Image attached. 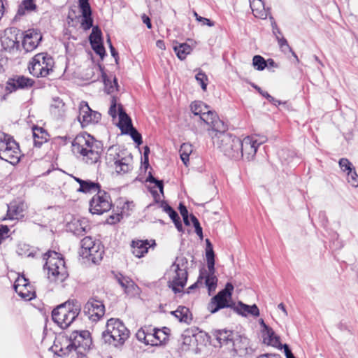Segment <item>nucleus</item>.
Wrapping results in <instances>:
<instances>
[{
	"instance_id": "nucleus-1",
	"label": "nucleus",
	"mask_w": 358,
	"mask_h": 358,
	"mask_svg": "<svg viewBox=\"0 0 358 358\" xmlns=\"http://www.w3.org/2000/svg\"><path fill=\"white\" fill-rule=\"evenodd\" d=\"M73 152L88 164H100L103 153V144L92 136L83 133L76 136L72 142Z\"/></svg>"
},
{
	"instance_id": "nucleus-2",
	"label": "nucleus",
	"mask_w": 358,
	"mask_h": 358,
	"mask_svg": "<svg viewBox=\"0 0 358 358\" xmlns=\"http://www.w3.org/2000/svg\"><path fill=\"white\" fill-rule=\"evenodd\" d=\"M43 259L45 261L43 270L47 271V278L50 282H62L66 279L69 273L61 254L49 250L43 255Z\"/></svg>"
},
{
	"instance_id": "nucleus-3",
	"label": "nucleus",
	"mask_w": 358,
	"mask_h": 358,
	"mask_svg": "<svg viewBox=\"0 0 358 358\" xmlns=\"http://www.w3.org/2000/svg\"><path fill=\"white\" fill-rule=\"evenodd\" d=\"M129 336V330L117 318L109 319L106 322V330L101 334V338L106 344L115 348L122 346Z\"/></svg>"
},
{
	"instance_id": "nucleus-4",
	"label": "nucleus",
	"mask_w": 358,
	"mask_h": 358,
	"mask_svg": "<svg viewBox=\"0 0 358 358\" xmlns=\"http://www.w3.org/2000/svg\"><path fill=\"white\" fill-rule=\"evenodd\" d=\"M81 311L80 303L76 301H67L53 309L52 318L59 327L68 328L78 317Z\"/></svg>"
},
{
	"instance_id": "nucleus-5",
	"label": "nucleus",
	"mask_w": 358,
	"mask_h": 358,
	"mask_svg": "<svg viewBox=\"0 0 358 358\" xmlns=\"http://www.w3.org/2000/svg\"><path fill=\"white\" fill-rule=\"evenodd\" d=\"M211 138L215 145L225 156L229 158L238 160L241 159L240 151L241 139L226 131L217 133L216 136L211 134Z\"/></svg>"
},
{
	"instance_id": "nucleus-6",
	"label": "nucleus",
	"mask_w": 358,
	"mask_h": 358,
	"mask_svg": "<svg viewBox=\"0 0 358 358\" xmlns=\"http://www.w3.org/2000/svg\"><path fill=\"white\" fill-rule=\"evenodd\" d=\"M106 164L113 168L117 174H125L132 170V165L125 157V152L118 146H110L105 156Z\"/></svg>"
},
{
	"instance_id": "nucleus-7",
	"label": "nucleus",
	"mask_w": 358,
	"mask_h": 358,
	"mask_svg": "<svg viewBox=\"0 0 358 358\" xmlns=\"http://www.w3.org/2000/svg\"><path fill=\"white\" fill-rule=\"evenodd\" d=\"M20 157L19 145L12 136L0 131V159L11 164H16Z\"/></svg>"
},
{
	"instance_id": "nucleus-8",
	"label": "nucleus",
	"mask_w": 358,
	"mask_h": 358,
	"mask_svg": "<svg viewBox=\"0 0 358 358\" xmlns=\"http://www.w3.org/2000/svg\"><path fill=\"white\" fill-rule=\"evenodd\" d=\"M55 62L52 56L47 52L36 54L29 62V73L36 78L47 77L53 71Z\"/></svg>"
},
{
	"instance_id": "nucleus-9",
	"label": "nucleus",
	"mask_w": 358,
	"mask_h": 358,
	"mask_svg": "<svg viewBox=\"0 0 358 358\" xmlns=\"http://www.w3.org/2000/svg\"><path fill=\"white\" fill-rule=\"evenodd\" d=\"M68 341L66 348H60L56 352L58 356H66L71 351L76 350L79 348L86 349L92 344L90 333L87 330L72 331L69 335Z\"/></svg>"
},
{
	"instance_id": "nucleus-10",
	"label": "nucleus",
	"mask_w": 358,
	"mask_h": 358,
	"mask_svg": "<svg viewBox=\"0 0 358 358\" xmlns=\"http://www.w3.org/2000/svg\"><path fill=\"white\" fill-rule=\"evenodd\" d=\"M206 257L208 271L206 275V286L207 287L209 295L215 291L217 284V278L215 275V253L213 245L208 239H206Z\"/></svg>"
},
{
	"instance_id": "nucleus-11",
	"label": "nucleus",
	"mask_w": 358,
	"mask_h": 358,
	"mask_svg": "<svg viewBox=\"0 0 358 358\" xmlns=\"http://www.w3.org/2000/svg\"><path fill=\"white\" fill-rule=\"evenodd\" d=\"M266 141V137L257 140L256 136H248L240 142V151L242 155L241 159L250 162L255 157L259 146Z\"/></svg>"
},
{
	"instance_id": "nucleus-12",
	"label": "nucleus",
	"mask_w": 358,
	"mask_h": 358,
	"mask_svg": "<svg viewBox=\"0 0 358 358\" xmlns=\"http://www.w3.org/2000/svg\"><path fill=\"white\" fill-rule=\"evenodd\" d=\"M199 119L209 126L208 130L210 136L211 134L216 136L217 133L227 131L228 129L227 124L219 118L215 111L209 110L208 106V109L199 117Z\"/></svg>"
},
{
	"instance_id": "nucleus-13",
	"label": "nucleus",
	"mask_w": 358,
	"mask_h": 358,
	"mask_svg": "<svg viewBox=\"0 0 358 358\" xmlns=\"http://www.w3.org/2000/svg\"><path fill=\"white\" fill-rule=\"evenodd\" d=\"M199 119L209 126L208 130L210 136L211 134L216 136L217 133L227 131L228 129L227 124L219 118L215 111L209 110L208 106V109L199 117Z\"/></svg>"
},
{
	"instance_id": "nucleus-14",
	"label": "nucleus",
	"mask_w": 358,
	"mask_h": 358,
	"mask_svg": "<svg viewBox=\"0 0 358 358\" xmlns=\"http://www.w3.org/2000/svg\"><path fill=\"white\" fill-rule=\"evenodd\" d=\"M111 206L110 195L101 189L98 191L90 201V211L92 214L101 215L108 211Z\"/></svg>"
},
{
	"instance_id": "nucleus-15",
	"label": "nucleus",
	"mask_w": 358,
	"mask_h": 358,
	"mask_svg": "<svg viewBox=\"0 0 358 358\" xmlns=\"http://www.w3.org/2000/svg\"><path fill=\"white\" fill-rule=\"evenodd\" d=\"M170 272L171 276L168 281L169 287L175 294L181 293L188 279L187 271L184 268L180 269L177 266V268H171Z\"/></svg>"
},
{
	"instance_id": "nucleus-16",
	"label": "nucleus",
	"mask_w": 358,
	"mask_h": 358,
	"mask_svg": "<svg viewBox=\"0 0 358 358\" xmlns=\"http://www.w3.org/2000/svg\"><path fill=\"white\" fill-rule=\"evenodd\" d=\"M83 311L90 320L96 322L103 317L105 306L101 301L91 298L85 304Z\"/></svg>"
},
{
	"instance_id": "nucleus-17",
	"label": "nucleus",
	"mask_w": 358,
	"mask_h": 358,
	"mask_svg": "<svg viewBox=\"0 0 358 358\" xmlns=\"http://www.w3.org/2000/svg\"><path fill=\"white\" fill-rule=\"evenodd\" d=\"M101 117V113L92 110L87 102L82 101L80 103L78 119L82 127H85L91 124L98 123Z\"/></svg>"
},
{
	"instance_id": "nucleus-18",
	"label": "nucleus",
	"mask_w": 358,
	"mask_h": 358,
	"mask_svg": "<svg viewBox=\"0 0 358 358\" xmlns=\"http://www.w3.org/2000/svg\"><path fill=\"white\" fill-rule=\"evenodd\" d=\"M34 84V81L23 76H16L10 78L6 82V91L11 93L18 89L30 88Z\"/></svg>"
},
{
	"instance_id": "nucleus-19",
	"label": "nucleus",
	"mask_w": 358,
	"mask_h": 358,
	"mask_svg": "<svg viewBox=\"0 0 358 358\" xmlns=\"http://www.w3.org/2000/svg\"><path fill=\"white\" fill-rule=\"evenodd\" d=\"M42 40V35L36 29H28L24 32L22 46L26 52H31L37 48Z\"/></svg>"
},
{
	"instance_id": "nucleus-20",
	"label": "nucleus",
	"mask_w": 358,
	"mask_h": 358,
	"mask_svg": "<svg viewBox=\"0 0 358 358\" xmlns=\"http://www.w3.org/2000/svg\"><path fill=\"white\" fill-rule=\"evenodd\" d=\"M230 346L240 357L251 354L252 352V349L249 346V339L241 335H236Z\"/></svg>"
},
{
	"instance_id": "nucleus-21",
	"label": "nucleus",
	"mask_w": 358,
	"mask_h": 358,
	"mask_svg": "<svg viewBox=\"0 0 358 358\" xmlns=\"http://www.w3.org/2000/svg\"><path fill=\"white\" fill-rule=\"evenodd\" d=\"M229 298L225 296L222 294L217 293L214 296L208 305V310L211 313H215L220 309L225 308H234V304L229 303Z\"/></svg>"
},
{
	"instance_id": "nucleus-22",
	"label": "nucleus",
	"mask_w": 358,
	"mask_h": 358,
	"mask_svg": "<svg viewBox=\"0 0 358 358\" xmlns=\"http://www.w3.org/2000/svg\"><path fill=\"white\" fill-rule=\"evenodd\" d=\"M1 46L3 50L10 51L19 45L17 34L12 31L5 30L3 35L1 37Z\"/></svg>"
},
{
	"instance_id": "nucleus-23",
	"label": "nucleus",
	"mask_w": 358,
	"mask_h": 358,
	"mask_svg": "<svg viewBox=\"0 0 358 358\" xmlns=\"http://www.w3.org/2000/svg\"><path fill=\"white\" fill-rule=\"evenodd\" d=\"M67 227L76 236H84L90 229V226L85 220H73L68 224Z\"/></svg>"
},
{
	"instance_id": "nucleus-24",
	"label": "nucleus",
	"mask_w": 358,
	"mask_h": 358,
	"mask_svg": "<svg viewBox=\"0 0 358 358\" xmlns=\"http://www.w3.org/2000/svg\"><path fill=\"white\" fill-rule=\"evenodd\" d=\"M118 127L122 131V134H127L129 133V129H131L134 127L132 125L130 117L126 113L121 104L118 105Z\"/></svg>"
},
{
	"instance_id": "nucleus-25",
	"label": "nucleus",
	"mask_w": 358,
	"mask_h": 358,
	"mask_svg": "<svg viewBox=\"0 0 358 358\" xmlns=\"http://www.w3.org/2000/svg\"><path fill=\"white\" fill-rule=\"evenodd\" d=\"M24 204L19 201H13L8 205L6 217L9 220L18 219L23 216Z\"/></svg>"
},
{
	"instance_id": "nucleus-26",
	"label": "nucleus",
	"mask_w": 358,
	"mask_h": 358,
	"mask_svg": "<svg viewBox=\"0 0 358 358\" xmlns=\"http://www.w3.org/2000/svg\"><path fill=\"white\" fill-rule=\"evenodd\" d=\"M236 335H237V334L225 329L215 330L213 331V336L221 345H226L229 346L235 338Z\"/></svg>"
},
{
	"instance_id": "nucleus-27",
	"label": "nucleus",
	"mask_w": 358,
	"mask_h": 358,
	"mask_svg": "<svg viewBox=\"0 0 358 358\" xmlns=\"http://www.w3.org/2000/svg\"><path fill=\"white\" fill-rule=\"evenodd\" d=\"M104 251L101 243L97 241V243L87 252L86 256H82L83 258L88 259L94 264H98L102 259Z\"/></svg>"
},
{
	"instance_id": "nucleus-28",
	"label": "nucleus",
	"mask_w": 358,
	"mask_h": 358,
	"mask_svg": "<svg viewBox=\"0 0 358 358\" xmlns=\"http://www.w3.org/2000/svg\"><path fill=\"white\" fill-rule=\"evenodd\" d=\"M250 6L255 17L260 19H266L268 14V10L265 8L264 3L262 0H250Z\"/></svg>"
},
{
	"instance_id": "nucleus-29",
	"label": "nucleus",
	"mask_w": 358,
	"mask_h": 358,
	"mask_svg": "<svg viewBox=\"0 0 358 358\" xmlns=\"http://www.w3.org/2000/svg\"><path fill=\"white\" fill-rule=\"evenodd\" d=\"M132 253L138 258L144 256L148 251V249L151 247L149 241H133L131 243Z\"/></svg>"
},
{
	"instance_id": "nucleus-30",
	"label": "nucleus",
	"mask_w": 358,
	"mask_h": 358,
	"mask_svg": "<svg viewBox=\"0 0 358 358\" xmlns=\"http://www.w3.org/2000/svg\"><path fill=\"white\" fill-rule=\"evenodd\" d=\"M234 310L239 315L247 316L251 315L255 317L259 315V310L257 305L249 306L239 301L237 306L234 307Z\"/></svg>"
},
{
	"instance_id": "nucleus-31",
	"label": "nucleus",
	"mask_w": 358,
	"mask_h": 358,
	"mask_svg": "<svg viewBox=\"0 0 358 358\" xmlns=\"http://www.w3.org/2000/svg\"><path fill=\"white\" fill-rule=\"evenodd\" d=\"M66 109L65 104L62 99L59 97L52 99V102L50 105V113L57 119L61 118L64 115Z\"/></svg>"
},
{
	"instance_id": "nucleus-32",
	"label": "nucleus",
	"mask_w": 358,
	"mask_h": 358,
	"mask_svg": "<svg viewBox=\"0 0 358 358\" xmlns=\"http://www.w3.org/2000/svg\"><path fill=\"white\" fill-rule=\"evenodd\" d=\"M262 334L263 341L265 344L271 345L275 348L281 345V343L280 342V337L275 335L274 331L271 327L268 328L266 330H262Z\"/></svg>"
},
{
	"instance_id": "nucleus-33",
	"label": "nucleus",
	"mask_w": 358,
	"mask_h": 358,
	"mask_svg": "<svg viewBox=\"0 0 358 358\" xmlns=\"http://www.w3.org/2000/svg\"><path fill=\"white\" fill-rule=\"evenodd\" d=\"M36 8L37 6L35 3V0H22L18 6L15 18L17 17H21L26 15L27 13L34 11L36 10Z\"/></svg>"
},
{
	"instance_id": "nucleus-34",
	"label": "nucleus",
	"mask_w": 358,
	"mask_h": 358,
	"mask_svg": "<svg viewBox=\"0 0 358 358\" xmlns=\"http://www.w3.org/2000/svg\"><path fill=\"white\" fill-rule=\"evenodd\" d=\"M34 144L40 148L43 143L48 141V133L41 127H34L32 131Z\"/></svg>"
},
{
	"instance_id": "nucleus-35",
	"label": "nucleus",
	"mask_w": 358,
	"mask_h": 358,
	"mask_svg": "<svg viewBox=\"0 0 358 358\" xmlns=\"http://www.w3.org/2000/svg\"><path fill=\"white\" fill-rule=\"evenodd\" d=\"M203 336H206L203 331L196 333L193 329H187L182 334V343L187 345H191L195 341H198V338H201Z\"/></svg>"
},
{
	"instance_id": "nucleus-36",
	"label": "nucleus",
	"mask_w": 358,
	"mask_h": 358,
	"mask_svg": "<svg viewBox=\"0 0 358 358\" xmlns=\"http://www.w3.org/2000/svg\"><path fill=\"white\" fill-rule=\"evenodd\" d=\"M16 293L24 300L30 301L36 297V294L30 284L24 287H19L17 289H15Z\"/></svg>"
},
{
	"instance_id": "nucleus-37",
	"label": "nucleus",
	"mask_w": 358,
	"mask_h": 358,
	"mask_svg": "<svg viewBox=\"0 0 358 358\" xmlns=\"http://www.w3.org/2000/svg\"><path fill=\"white\" fill-rule=\"evenodd\" d=\"M101 190V185L98 182L91 180H84L82 182L81 186L78 188V192L83 193L98 192Z\"/></svg>"
},
{
	"instance_id": "nucleus-38",
	"label": "nucleus",
	"mask_w": 358,
	"mask_h": 358,
	"mask_svg": "<svg viewBox=\"0 0 358 358\" xmlns=\"http://www.w3.org/2000/svg\"><path fill=\"white\" fill-rule=\"evenodd\" d=\"M207 275H208V273H207L206 270H201L196 282H195L194 284L190 285L187 289L186 292L187 294H190V293L193 292L196 289L201 287H205L207 288V287L206 286V280Z\"/></svg>"
},
{
	"instance_id": "nucleus-39",
	"label": "nucleus",
	"mask_w": 358,
	"mask_h": 358,
	"mask_svg": "<svg viewBox=\"0 0 358 358\" xmlns=\"http://www.w3.org/2000/svg\"><path fill=\"white\" fill-rule=\"evenodd\" d=\"M171 314L181 322L188 323L191 320L189 317V310L185 306H179L176 310L172 311Z\"/></svg>"
},
{
	"instance_id": "nucleus-40",
	"label": "nucleus",
	"mask_w": 358,
	"mask_h": 358,
	"mask_svg": "<svg viewBox=\"0 0 358 358\" xmlns=\"http://www.w3.org/2000/svg\"><path fill=\"white\" fill-rule=\"evenodd\" d=\"M173 50L177 57L180 60L185 59L187 55H189L192 50L191 46L187 43H180L176 45L173 47Z\"/></svg>"
},
{
	"instance_id": "nucleus-41",
	"label": "nucleus",
	"mask_w": 358,
	"mask_h": 358,
	"mask_svg": "<svg viewBox=\"0 0 358 358\" xmlns=\"http://www.w3.org/2000/svg\"><path fill=\"white\" fill-rule=\"evenodd\" d=\"M97 243V241L92 238L91 236H85L81 240V248L80 250V256H86L87 252L94 245Z\"/></svg>"
},
{
	"instance_id": "nucleus-42",
	"label": "nucleus",
	"mask_w": 358,
	"mask_h": 358,
	"mask_svg": "<svg viewBox=\"0 0 358 358\" xmlns=\"http://www.w3.org/2000/svg\"><path fill=\"white\" fill-rule=\"evenodd\" d=\"M179 152L182 162L187 166L189 162V155L192 152V145L189 143H182Z\"/></svg>"
},
{
	"instance_id": "nucleus-43",
	"label": "nucleus",
	"mask_w": 358,
	"mask_h": 358,
	"mask_svg": "<svg viewBox=\"0 0 358 358\" xmlns=\"http://www.w3.org/2000/svg\"><path fill=\"white\" fill-rule=\"evenodd\" d=\"M123 288L124 293L128 295H135L138 294V287L136 283L129 277L124 280V285H121Z\"/></svg>"
},
{
	"instance_id": "nucleus-44",
	"label": "nucleus",
	"mask_w": 358,
	"mask_h": 358,
	"mask_svg": "<svg viewBox=\"0 0 358 358\" xmlns=\"http://www.w3.org/2000/svg\"><path fill=\"white\" fill-rule=\"evenodd\" d=\"M208 106L201 101H194L191 103L190 109L195 116L199 117L208 109Z\"/></svg>"
},
{
	"instance_id": "nucleus-45",
	"label": "nucleus",
	"mask_w": 358,
	"mask_h": 358,
	"mask_svg": "<svg viewBox=\"0 0 358 358\" xmlns=\"http://www.w3.org/2000/svg\"><path fill=\"white\" fill-rule=\"evenodd\" d=\"M136 337L139 341L143 342L146 345H154L156 344L153 339H150V337H152L151 333L145 332L142 328L138 330Z\"/></svg>"
},
{
	"instance_id": "nucleus-46",
	"label": "nucleus",
	"mask_w": 358,
	"mask_h": 358,
	"mask_svg": "<svg viewBox=\"0 0 358 358\" xmlns=\"http://www.w3.org/2000/svg\"><path fill=\"white\" fill-rule=\"evenodd\" d=\"M153 331L154 332L151 334L152 337H150V339H153L154 343H156L155 345L161 344L163 341H165L167 339L168 335L165 331L156 329Z\"/></svg>"
},
{
	"instance_id": "nucleus-47",
	"label": "nucleus",
	"mask_w": 358,
	"mask_h": 358,
	"mask_svg": "<svg viewBox=\"0 0 358 358\" xmlns=\"http://www.w3.org/2000/svg\"><path fill=\"white\" fill-rule=\"evenodd\" d=\"M252 87H254L262 96L265 97L270 103H273L275 106H278L282 103V102L279 100L275 99L274 97L271 96L267 92L263 91L261 87L255 83L251 84Z\"/></svg>"
},
{
	"instance_id": "nucleus-48",
	"label": "nucleus",
	"mask_w": 358,
	"mask_h": 358,
	"mask_svg": "<svg viewBox=\"0 0 358 358\" xmlns=\"http://www.w3.org/2000/svg\"><path fill=\"white\" fill-rule=\"evenodd\" d=\"M252 65L257 71H263L267 66V62L261 55H255L252 59Z\"/></svg>"
},
{
	"instance_id": "nucleus-49",
	"label": "nucleus",
	"mask_w": 358,
	"mask_h": 358,
	"mask_svg": "<svg viewBox=\"0 0 358 358\" xmlns=\"http://www.w3.org/2000/svg\"><path fill=\"white\" fill-rule=\"evenodd\" d=\"M81 27L84 30H88L92 27L93 28V19L92 17V13L82 14Z\"/></svg>"
},
{
	"instance_id": "nucleus-50",
	"label": "nucleus",
	"mask_w": 358,
	"mask_h": 358,
	"mask_svg": "<svg viewBox=\"0 0 358 358\" xmlns=\"http://www.w3.org/2000/svg\"><path fill=\"white\" fill-rule=\"evenodd\" d=\"M279 158L285 163H289L295 157V153L287 149H282L278 152Z\"/></svg>"
},
{
	"instance_id": "nucleus-51",
	"label": "nucleus",
	"mask_w": 358,
	"mask_h": 358,
	"mask_svg": "<svg viewBox=\"0 0 358 358\" xmlns=\"http://www.w3.org/2000/svg\"><path fill=\"white\" fill-rule=\"evenodd\" d=\"M195 78L197 83L201 85V89L206 91L208 85V77L206 73L202 71H199L195 76Z\"/></svg>"
},
{
	"instance_id": "nucleus-52",
	"label": "nucleus",
	"mask_w": 358,
	"mask_h": 358,
	"mask_svg": "<svg viewBox=\"0 0 358 358\" xmlns=\"http://www.w3.org/2000/svg\"><path fill=\"white\" fill-rule=\"evenodd\" d=\"M92 50L96 54L103 58L106 55V50L102 41L91 43Z\"/></svg>"
},
{
	"instance_id": "nucleus-53",
	"label": "nucleus",
	"mask_w": 358,
	"mask_h": 358,
	"mask_svg": "<svg viewBox=\"0 0 358 358\" xmlns=\"http://www.w3.org/2000/svg\"><path fill=\"white\" fill-rule=\"evenodd\" d=\"M101 35V29L97 26L93 27L92 33L89 37L90 43L102 41Z\"/></svg>"
},
{
	"instance_id": "nucleus-54",
	"label": "nucleus",
	"mask_w": 358,
	"mask_h": 358,
	"mask_svg": "<svg viewBox=\"0 0 358 358\" xmlns=\"http://www.w3.org/2000/svg\"><path fill=\"white\" fill-rule=\"evenodd\" d=\"M147 182L150 183L155 184L156 187L159 189L162 194L164 193V182L163 180L156 179L152 175L151 172H149L148 176L146 179Z\"/></svg>"
},
{
	"instance_id": "nucleus-55",
	"label": "nucleus",
	"mask_w": 358,
	"mask_h": 358,
	"mask_svg": "<svg viewBox=\"0 0 358 358\" xmlns=\"http://www.w3.org/2000/svg\"><path fill=\"white\" fill-rule=\"evenodd\" d=\"M187 259L184 257H177L176 262L171 265V268H177V266H178L180 269L184 268L187 271Z\"/></svg>"
},
{
	"instance_id": "nucleus-56",
	"label": "nucleus",
	"mask_w": 358,
	"mask_h": 358,
	"mask_svg": "<svg viewBox=\"0 0 358 358\" xmlns=\"http://www.w3.org/2000/svg\"><path fill=\"white\" fill-rule=\"evenodd\" d=\"M190 219L192 222V224L195 229L196 234L200 237V238H203V230L200 225V223L198 219L193 214L190 215Z\"/></svg>"
},
{
	"instance_id": "nucleus-57",
	"label": "nucleus",
	"mask_w": 358,
	"mask_h": 358,
	"mask_svg": "<svg viewBox=\"0 0 358 358\" xmlns=\"http://www.w3.org/2000/svg\"><path fill=\"white\" fill-rule=\"evenodd\" d=\"M348 182L354 187H358V175L355 169L348 172Z\"/></svg>"
},
{
	"instance_id": "nucleus-58",
	"label": "nucleus",
	"mask_w": 358,
	"mask_h": 358,
	"mask_svg": "<svg viewBox=\"0 0 358 358\" xmlns=\"http://www.w3.org/2000/svg\"><path fill=\"white\" fill-rule=\"evenodd\" d=\"M127 134H129L133 141L138 145L143 143L141 134L134 127L129 129Z\"/></svg>"
},
{
	"instance_id": "nucleus-59",
	"label": "nucleus",
	"mask_w": 358,
	"mask_h": 358,
	"mask_svg": "<svg viewBox=\"0 0 358 358\" xmlns=\"http://www.w3.org/2000/svg\"><path fill=\"white\" fill-rule=\"evenodd\" d=\"M339 166L343 171H350L355 168L352 166V163L346 158H341L339 160Z\"/></svg>"
},
{
	"instance_id": "nucleus-60",
	"label": "nucleus",
	"mask_w": 358,
	"mask_h": 358,
	"mask_svg": "<svg viewBox=\"0 0 358 358\" xmlns=\"http://www.w3.org/2000/svg\"><path fill=\"white\" fill-rule=\"evenodd\" d=\"M117 99L115 96H112L110 100V106L108 110V114L113 117H117Z\"/></svg>"
},
{
	"instance_id": "nucleus-61",
	"label": "nucleus",
	"mask_w": 358,
	"mask_h": 358,
	"mask_svg": "<svg viewBox=\"0 0 358 358\" xmlns=\"http://www.w3.org/2000/svg\"><path fill=\"white\" fill-rule=\"evenodd\" d=\"M79 7L82 14L92 13V9L89 3V0H79Z\"/></svg>"
},
{
	"instance_id": "nucleus-62",
	"label": "nucleus",
	"mask_w": 358,
	"mask_h": 358,
	"mask_svg": "<svg viewBox=\"0 0 358 358\" xmlns=\"http://www.w3.org/2000/svg\"><path fill=\"white\" fill-rule=\"evenodd\" d=\"M276 40L278 41V45L280 48L285 51V48L289 50V52H292V49L289 45L287 41L283 36H277Z\"/></svg>"
},
{
	"instance_id": "nucleus-63",
	"label": "nucleus",
	"mask_w": 358,
	"mask_h": 358,
	"mask_svg": "<svg viewBox=\"0 0 358 358\" xmlns=\"http://www.w3.org/2000/svg\"><path fill=\"white\" fill-rule=\"evenodd\" d=\"M234 290V285L231 282H227L225 287L219 292V293L222 294L223 295L231 299L232 292Z\"/></svg>"
},
{
	"instance_id": "nucleus-64",
	"label": "nucleus",
	"mask_w": 358,
	"mask_h": 358,
	"mask_svg": "<svg viewBox=\"0 0 358 358\" xmlns=\"http://www.w3.org/2000/svg\"><path fill=\"white\" fill-rule=\"evenodd\" d=\"M28 284H29L28 279L25 278L24 276H21L18 277L15 281L13 287L14 289H17L19 287H24L25 285H28Z\"/></svg>"
}]
</instances>
